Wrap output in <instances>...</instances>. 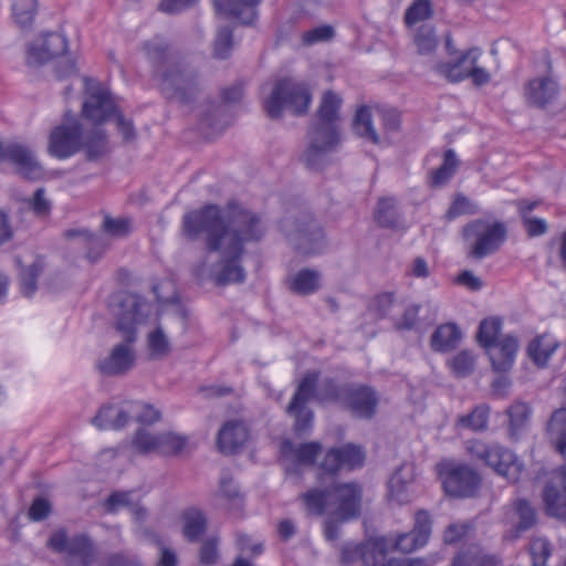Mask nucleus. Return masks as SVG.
Instances as JSON below:
<instances>
[{"label":"nucleus","instance_id":"1","mask_svg":"<svg viewBox=\"0 0 566 566\" xmlns=\"http://www.w3.org/2000/svg\"><path fill=\"white\" fill-rule=\"evenodd\" d=\"M116 298L118 312L115 328L123 342L115 345L107 357L96 363L98 373L106 377L123 376L134 367L136 357L133 345L137 340V326L147 317V304L143 296L120 293Z\"/></svg>","mask_w":566,"mask_h":566},{"label":"nucleus","instance_id":"2","mask_svg":"<svg viewBox=\"0 0 566 566\" xmlns=\"http://www.w3.org/2000/svg\"><path fill=\"white\" fill-rule=\"evenodd\" d=\"M342 98L333 91H326L321 99L314 122L307 133L308 146L302 160L311 170H322L327 164V156L340 143L338 130Z\"/></svg>","mask_w":566,"mask_h":566},{"label":"nucleus","instance_id":"3","mask_svg":"<svg viewBox=\"0 0 566 566\" xmlns=\"http://www.w3.org/2000/svg\"><path fill=\"white\" fill-rule=\"evenodd\" d=\"M363 493L358 482H339L312 488L301 495V500L311 516H323L331 512L339 521H353L360 515Z\"/></svg>","mask_w":566,"mask_h":566},{"label":"nucleus","instance_id":"4","mask_svg":"<svg viewBox=\"0 0 566 566\" xmlns=\"http://www.w3.org/2000/svg\"><path fill=\"white\" fill-rule=\"evenodd\" d=\"M260 92L263 109L271 119H280L284 111L294 116H304L312 103L310 86L290 77L265 82L261 85Z\"/></svg>","mask_w":566,"mask_h":566},{"label":"nucleus","instance_id":"5","mask_svg":"<svg viewBox=\"0 0 566 566\" xmlns=\"http://www.w3.org/2000/svg\"><path fill=\"white\" fill-rule=\"evenodd\" d=\"M181 229L184 237L189 241H196L205 234L207 251H219L227 237V206L207 203L199 209L186 212Z\"/></svg>","mask_w":566,"mask_h":566},{"label":"nucleus","instance_id":"6","mask_svg":"<svg viewBox=\"0 0 566 566\" xmlns=\"http://www.w3.org/2000/svg\"><path fill=\"white\" fill-rule=\"evenodd\" d=\"M65 34L48 31L41 32L27 44L25 62L30 67H42L56 64L55 71H77V56L69 49Z\"/></svg>","mask_w":566,"mask_h":566},{"label":"nucleus","instance_id":"7","mask_svg":"<svg viewBox=\"0 0 566 566\" xmlns=\"http://www.w3.org/2000/svg\"><path fill=\"white\" fill-rule=\"evenodd\" d=\"M266 229L261 217L235 200L227 202V237L224 244L245 250L248 243L260 242Z\"/></svg>","mask_w":566,"mask_h":566},{"label":"nucleus","instance_id":"8","mask_svg":"<svg viewBox=\"0 0 566 566\" xmlns=\"http://www.w3.org/2000/svg\"><path fill=\"white\" fill-rule=\"evenodd\" d=\"M467 451L472 459L491 467L509 482L516 483L520 481L524 463L507 448L499 443L472 439L467 441Z\"/></svg>","mask_w":566,"mask_h":566},{"label":"nucleus","instance_id":"9","mask_svg":"<svg viewBox=\"0 0 566 566\" xmlns=\"http://www.w3.org/2000/svg\"><path fill=\"white\" fill-rule=\"evenodd\" d=\"M46 547L54 554L62 555L67 566H93L97 556L96 544L87 533L70 536L64 527L51 533Z\"/></svg>","mask_w":566,"mask_h":566},{"label":"nucleus","instance_id":"10","mask_svg":"<svg viewBox=\"0 0 566 566\" xmlns=\"http://www.w3.org/2000/svg\"><path fill=\"white\" fill-rule=\"evenodd\" d=\"M462 235L465 241L474 240L469 255L482 260L495 253L505 242L507 229L503 222L488 223L483 219L472 220L463 227Z\"/></svg>","mask_w":566,"mask_h":566},{"label":"nucleus","instance_id":"11","mask_svg":"<svg viewBox=\"0 0 566 566\" xmlns=\"http://www.w3.org/2000/svg\"><path fill=\"white\" fill-rule=\"evenodd\" d=\"M281 228L286 232L294 249L301 254H318L325 247L323 229L310 213H303L294 222L286 218L281 221Z\"/></svg>","mask_w":566,"mask_h":566},{"label":"nucleus","instance_id":"12","mask_svg":"<svg viewBox=\"0 0 566 566\" xmlns=\"http://www.w3.org/2000/svg\"><path fill=\"white\" fill-rule=\"evenodd\" d=\"M438 471L442 488L450 497H474L481 488L482 478L480 473L468 464L441 463Z\"/></svg>","mask_w":566,"mask_h":566},{"label":"nucleus","instance_id":"13","mask_svg":"<svg viewBox=\"0 0 566 566\" xmlns=\"http://www.w3.org/2000/svg\"><path fill=\"white\" fill-rule=\"evenodd\" d=\"M82 81L87 95L82 106V116L95 125L108 122L118 112L111 92L90 76H83Z\"/></svg>","mask_w":566,"mask_h":566},{"label":"nucleus","instance_id":"14","mask_svg":"<svg viewBox=\"0 0 566 566\" xmlns=\"http://www.w3.org/2000/svg\"><path fill=\"white\" fill-rule=\"evenodd\" d=\"M83 148V125L78 119L55 126L49 136V154L60 160L67 159Z\"/></svg>","mask_w":566,"mask_h":566},{"label":"nucleus","instance_id":"15","mask_svg":"<svg viewBox=\"0 0 566 566\" xmlns=\"http://www.w3.org/2000/svg\"><path fill=\"white\" fill-rule=\"evenodd\" d=\"M379 397L374 387L350 382L342 407L354 417L370 420L377 412Z\"/></svg>","mask_w":566,"mask_h":566},{"label":"nucleus","instance_id":"16","mask_svg":"<svg viewBox=\"0 0 566 566\" xmlns=\"http://www.w3.org/2000/svg\"><path fill=\"white\" fill-rule=\"evenodd\" d=\"M195 73H160L159 87L163 95L181 104L191 103L199 91Z\"/></svg>","mask_w":566,"mask_h":566},{"label":"nucleus","instance_id":"17","mask_svg":"<svg viewBox=\"0 0 566 566\" xmlns=\"http://www.w3.org/2000/svg\"><path fill=\"white\" fill-rule=\"evenodd\" d=\"M558 83L548 74L531 78L524 85V99L527 106L545 109L558 96Z\"/></svg>","mask_w":566,"mask_h":566},{"label":"nucleus","instance_id":"18","mask_svg":"<svg viewBox=\"0 0 566 566\" xmlns=\"http://www.w3.org/2000/svg\"><path fill=\"white\" fill-rule=\"evenodd\" d=\"M218 252H220V271L214 275L216 285L243 283L247 274L241 260L245 250L223 244Z\"/></svg>","mask_w":566,"mask_h":566},{"label":"nucleus","instance_id":"19","mask_svg":"<svg viewBox=\"0 0 566 566\" xmlns=\"http://www.w3.org/2000/svg\"><path fill=\"white\" fill-rule=\"evenodd\" d=\"M214 12L223 18H233L242 25H254L259 19L262 0H211Z\"/></svg>","mask_w":566,"mask_h":566},{"label":"nucleus","instance_id":"20","mask_svg":"<svg viewBox=\"0 0 566 566\" xmlns=\"http://www.w3.org/2000/svg\"><path fill=\"white\" fill-rule=\"evenodd\" d=\"M518 348V339L512 334L503 336L495 345L485 348L491 360L492 369L496 373L511 370L515 363Z\"/></svg>","mask_w":566,"mask_h":566},{"label":"nucleus","instance_id":"21","mask_svg":"<svg viewBox=\"0 0 566 566\" xmlns=\"http://www.w3.org/2000/svg\"><path fill=\"white\" fill-rule=\"evenodd\" d=\"M4 161L14 165L19 174L27 179H36L41 175V166L25 145L19 143L7 144Z\"/></svg>","mask_w":566,"mask_h":566},{"label":"nucleus","instance_id":"22","mask_svg":"<svg viewBox=\"0 0 566 566\" xmlns=\"http://www.w3.org/2000/svg\"><path fill=\"white\" fill-rule=\"evenodd\" d=\"M249 430L240 420H229L222 424L217 436V447L223 454L237 453L247 442Z\"/></svg>","mask_w":566,"mask_h":566},{"label":"nucleus","instance_id":"23","mask_svg":"<svg viewBox=\"0 0 566 566\" xmlns=\"http://www.w3.org/2000/svg\"><path fill=\"white\" fill-rule=\"evenodd\" d=\"M415 480L411 465L402 463L391 474L388 481V494L390 500L398 504H407L411 501L410 485Z\"/></svg>","mask_w":566,"mask_h":566},{"label":"nucleus","instance_id":"24","mask_svg":"<svg viewBox=\"0 0 566 566\" xmlns=\"http://www.w3.org/2000/svg\"><path fill=\"white\" fill-rule=\"evenodd\" d=\"M64 237L66 239H82L83 248L86 250L85 259L91 264L98 262L104 256L109 247V242L105 237L91 232L87 229H67L64 231Z\"/></svg>","mask_w":566,"mask_h":566},{"label":"nucleus","instance_id":"25","mask_svg":"<svg viewBox=\"0 0 566 566\" xmlns=\"http://www.w3.org/2000/svg\"><path fill=\"white\" fill-rule=\"evenodd\" d=\"M450 566H502L501 558L489 554L478 544L463 546L452 558Z\"/></svg>","mask_w":566,"mask_h":566},{"label":"nucleus","instance_id":"26","mask_svg":"<svg viewBox=\"0 0 566 566\" xmlns=\"http://www.w3.org/2000/svg\"><path fill=\"white\" fill-rule=\"evenodd\" d=\"M182 536L189 543H198L202 539L208 530V520L205 513L198 507H188L181 515Z\"/></svg>","mask_w":566,"mask_h":566},{"label":"nucleus","instance_id":"27","mask_svg":"<svg viewBox=\"0 0 566 566\" xmlns=\"http://www.w3.org/2000/svg\"><path fill=\"white\" fill-rule=\"evenodd\" d=\"M321 451L322 444L317 441L303 442L297 447L289 439L281 443V454L284 458L293 457L302 465H313Z\"/></svg>","mask_w":566,"mask_h":566},{"label":"nucleus","instance_id":"28","mask_svg":"<svg viewBox=\"0 0 566 566\" xmlns=\"http://www.w3.org/2000/svg\"><path fill=\"white\" fill-rule=\"evenodd\" d=\"M129 419L128 411L107 403L99 408L97 415L92 419V423L99 430H120Z\"/></svg>","mask_w":566,"mask_h":566},{"label":"nucleus","instance_id":"29","mask_svg":"<svg viewBox=\"0 0 566 566\" xmlns=\"http://www.w3.org/2000/svg\"><path fill=\"white\" fill-rule=\"evenodd\" d=\"M462 338L459 326L454 323H446L438 326L431 335L430 346L433 352L448 353L453 350Z\"/></svg>","mask_w":566,"mask_h":566},{"label":"nucleus","instance_id":"30","mask_svg":"<svg viewBox=\"0 0 566 566\" xmlns=\"http://www.w3.org/2000/svg\"><path fill=\"white\" fill-rule=\"evenodd\" d=\"M318 378L319 371L317 370H308L305 373L290 401L291 410L302 405L306 406V403L313 399L318 401Z\"/></svg>","mask_w":566,"mask_h":566},{"label":"nucleus","instance_id":"31","mask_svg":"<svg viewBox=\"0 0 566 566\" xmlns=\"http://www.w3.org/2000/svg\"><path fill=\"white\" fill-rule=\"evenodd\" d=\"M289 289L292 293L307 296L321 289V273L314 269H301L289 280Z\"/></svg>","mask_w":566,"mask_h":566},{"label":"nucleus","instance_id":"32","mask_svg":"<svg viewBox=\"0 0 566 566\" xmlns=\"http://www.w3.org/2000/svg\"><path fill=\"white\" fill-rule=\"evenodd\" d=\"M83 150L88 161H96L108 151L107 134L102 128H93L86 134L83 133Z\"/></svg>","mask_w":566,"mask_h":566},{"label":"nucleus","instance_id":"33","mask_svg":"<svg viewBox=\"0 0 566 566\" xmlns=\"http://www.w3.org/2000/svg\"><path fill=\"white\" fill-rule=\"evenodd\" d=\"M515 511L518 516V522L512 527L507 535L511 541H516L521 537L522 533L533 528L537 524V512L527 500H517Z\"/></svg>","mask_w":566,"mask_h":566},{"label":"nucleus","instance_id":"34","mask_svg":"<svg viewBox=\"0 0 566 566\" xmlns=\"http://www.w3.org/2000/svg\"><path fill=\"white\" fill-rule=\"evenodd\" d=\"M543 503L547 516L558 521H566V494L557 486L546 484L543 489Z\"/></svg>","mask_w":566,"mask_h":566},{"label":"nucleus","instance_id":"35","mask_svg":"<svg viewBox=\"0 0 566 566\" xmlns=\"http://www.w3.org/2000/svg\"><path fill=\"white\" fill-rule=\"evenodd\" d=\"M460 161L453 149L449 148L443 153L442 164L430 175L429 185L431 188H441L446 186L455 175Z\"/></svg>","mask_w":566,"mask_h":566},{"label":"nucleus","instance_id":"36","mask_svg":"<svg viewBox=\"0 0 566 566\" xmlns=\"http://www.w3.org/2000/svg\"><path fill=\"white\" fill-rule=\"evenodd\" d=\"M547 432L556 451L566 458V408L554 411L548 421Z\"/></svg>","mask_w":566,"mask_h":566},{"label":"nucleus","instance_id":"37","mask_svg":"<svg viewBox=\"0 0 566 566\" xmlns=\"http://www.w3.org/2000/svg\"><path fill=\"white\" fill-rule=\"evenodd\" d=\"M353 130L357 136L371 144L378 145L380 143V137L373 125L371 111L366 105H361L356 111L353 119Z\"/></svg>","mask_w":566,"mask_h":566},{"label":"nucleus","instance_id":"38","mask_svg":"<svg viewBox=\"0 0 566 566\" xmlns=\"http://www.w3.org/2000/svg\"><path fill=\"white\" fill-rule=\"evenodd\" d=\"M363 564L364 566L381 565L387 552L388 542L384 536L370 537L363 542Z\"/></svg>","mask_w":566,"mask_h":566},{"label":"nucleus","instance_id":"39","mask_svg":"<svg viewBox=\"0 0 566 566\" xmlns=\"http://www.w3.org/2000/svg\"><path fill=\"white\" fill-rule=\"evenodd\" d=\"M234 44V27L231 24L218 27L213 39V56L220 60L229 59Z\"/></svg>","mask_w":566,"mask_h":566},{"label":"nucleus","instance_id":"40","mask_svg":"<svg viewBox=\"0 0 566 566\" xmlns=\"http://www.w3.org/2000/svg\"><path fill=\"white\" fill-rule=\"evenodd\" d=\"M503 322L497 316L484 318L480 322L476 339L481 347L490 348L495 345L499 339V335L502 331Z\"/></svg>","mask_w":566,"mask_h":566},{"label":"nucleus","instance_id":"41","mask_svg":"<svg viewBox=\"0 0 566 566\" xmlns=\"http://www.w3.org/2000/svg\"><path fill=\"white\" fill-rule=\"evenodd\" d=\"M349 384H338L332 377L324 378L318 388V402H334L342 406Z\"/></svg>","mask_w":566,"mask_h":566},{"label":"nucleus","instance_id":"42","mask_svg":"<svg viewBox=\"0 0 566 566\" xmlns=\"http://www.w3.org/2000/svg\"><path fill=\"white\" fill-rule=\"evenodd\" d=\"M490 408L486 405L476 406L470 413L460 416L457 427L472 431H483L488 428Z\"/></svg>","mask_w":566,"mask_h":566},{"label":"nucleus","instance_id":"43","mask_svg":"<svg viewBox=\"0 0 566 566\" xmlns=\"http://www.w3.org/2000/svg\"><path fill=\"white\" fill-rule=\"evenodd\" d=\"M143 50L147 57L156 65L161 66L171 57V46L160 36H155L143 43Z\"/></svg>","mask_w":566,"mask_h":566},{"label":"nucleus","instance_id":"44","mask_svg":"<svg viewBox=\"0 0 566 566\" xmlns=\"http://www.w3.org/2000/svg\"><path fill=\"white\" fill-rule=\"evenodd\" d=\"M544 336H536L533 338L526 348L527 356L538 368H545L548 365L551 357L556 352L558 344L543 346Z\"/></svg>","mask_w":566,"mask_h":566},{"label":"nucleus","instance_id":"45","mask_svg":"<svg viewBox=\"0 0 566 566\" xmlns=\"http://www.w3.org/2000/svg\"><path fill=\"white\" fill-rule=\"evenodd\" d=\"M374 218L380 228L396 229L398 228V212L395 207L394 199H379L374 212Z\"/></svg>","mask_w":566,"mask_h":566},{"label":"nucleus","instance_id":"46","mask_svg":"<svg viewBox=\"0 0 566 566\" xmlns=\"http://www.w3.org/2000/svg\"><path fill=\"white\" fill-rule=\"evenodd\" d=\"M481 55L482 50L478 46L463 51L448 63L449 69L447 71H485L483 67L478 65V61Z\"/></svg>","mask_w":566,"mask_h":566},{"label":"nucleus","instance_id":"47","mask_svg":"<svg viewBox=\"0 0 566 566\" xmlns=\"http://www.w3.org/2000/svg\"><path fill=\"white\" fill-rule=\"evenodd\" d=\"M38 9L36 0H13L12 17L15 23L21 28H30L34 21Z\"/></svg>","mask_w":566,"mask_h":566},{"label":"nucleus","instance_id":"48","mask_svg":"<svg viewBox=\"0 0 566 566\" xmlns=\"http://www.w3.org/2000/svg\"><path fill=\"white\" fill-rule=\"evenodd\" d=\"M42 263L35 260L28 266L20 268L19 281L21 293L24 296H32L38 290V279L42 272Z\"/></svg>","mask_w":566,"mask_h":566},{"label":"nucleus","instance_id":"49","mask_svg":"<svg viewBox=\"0 0 566 566\" xmlns=\"http://www.w3.org/2000/svg\"><path fill=\"white\" fill-rule=\"evenodd\" d=\"M200 123L214 130L223 129L228 124L227 107L221 103H210L202 112Z\"/></svg>","mask_w":566,"mask_h":566},{"label":"nucleus","instance_id":"50","mask_svg":"<svg viewBox=\"0 0 566 566\" xmlns=\"http://www.w3.org/2000/svg\"><path fill=\"white\" fill-rule=\"evenodd\" d=\"M286 412L294 417L293 431L296 437L303 438L311 432L314 420V412L312 409L307 408L305 405H302L301 407L291 410L289 403L286 407Z\"/></svg>","mask_w":566,"mask_h":566},{"label":"nucleus","instance_id":"51","mask_svg":"<svg viewBox=\"0 0 566 566\" xmlns=\"http://www.w3.org/2000/svg\"><path fill=\"white\" fill-rule=\"evenodd\" d=\"M531 412L530 406L520 401L514 402L507 408L506 415L509 417L510 433L512 437L516 436L526 426Z\"/></svg>","mask_w":566,"mask_h":566},{"label":"nucleus","instance_id":"52","mask_svg":"<svg viewBox=\"0 0 566 566\" xmlns=\"http://www.w3.org/2000/svg\"><path fill=\"white\" fill-rule=\"evenodd\" d=\"M434 11L431 0H413L406 9L403 20L407 27L432 18Z\"/></svg>","mask_w":566,"mask_h":566},{"label":"nucleus","instance_id":"53","mask_svg":"<svg viewBox=\"0 0 566 566\" xmlns=\"http://www.w3.org/2000/svg\"><path fill=\"white\" fill-rule=\"evenodd\" d=\"M343 468L355 470L364 465L366 453L360 446L346 443L337 448Z\"/></svg>","mask_w":566,"mask_h":566},{"label":"nucleus","instance_id":"54","mask_svg":"<svg viewBox=\"0 0 566 566\" xmlns=\"http://www.w3.org/2000/svg\"><path fill=\"white\" fill-rule=\"evenodd\" d=\"M157 451L165 454H178L188 443V439L186 436L168 431L157 434Z\"/></svg>","mask_w":566,"mask_h":566},{"label":"nucleus","instance_id":"55","mask_svg":"<svg viewBox=\"0 0 566 566\" xmlns=\"http://www.w3.org/2000/svg\"><path fill=\"white\" fill-rule=\"evenodd\" d=\"M552 544L545 537L533 538L528 544V553L532 559V566H546L552 555Z\"/></svg>","mask_w":566,"mask_h":566},{"label":"nucleus","instance_id":"56","mask_svg":"<svg viewBox=\"0 0 566 566\" xmlns=\"http://www.w3.org/2000/svg\"><path fill=\"white\" fill-rule=\"evenodd\" d=\"M450 367L455 377H468L474 370L475 357L471 350L463 349L450 360Z\"/></svg>","mask_w":566,"mask_h":566},{"label":"nucleus","instance_id":"57","mask_svg":"<svg viewBox=\"0 0 566 566\" xmlns=\"http://www.w3.org/2000/svg\"><path fill=\"white\" fill-rule=\"evenodd\" d=\"M415 43L420 54L433 52L438 45L434 27L430 24L420 25L415 34Z\"/></svg>","mask_w":566,"mask_h":566},{"label":"nucleus","instance_id":"58","mask_svg":"<svg viewBox=\"0 0 566 566\" xmlns=\"http://www.w3.org/2000/svg\"><path fill=\"white\" fill-rule=\"evenodd\" d=\"M336 36L335 28L331 24H321L302 34V43L306 46L318 43H328Z\"/></svg>","mask_w":566,"mask_h":566},{"label":"nucleus","instance_id":"59","mask_svg":"<svg viewBox=\"0 0 566 566\" xmlns=\"http://www.w3.org/2000/svg\"><path fill=\"white\" fill-rule=\"evenodd\" d=\"M147 346L153 357H164L170 353V343L161 326L153 329L147 337Z\"/></svg>","mask_w":566,"mask_h":566},{"label":"nucleus","instance_id":"60","mask_svg":"<svg viewBox=\"0 0 566 566\" xmlns=\"http://www.w3.org/2000/svg\"><path fill=\"white\" fill-rule=\"evenodd\" d=\"M479 212L476 203L472 202L463 193H457L451 202L449 209L446 212L448 220H454L455 218L464 214H475Z\"/></svg>","mask_w":566,"mask_h":566},{"label":"nucleus","instance_id":"61","mask_svg":"<svg viewBox=\"0 0 566 566\" xmlns=\"http://www.w3.org/2000/svg\"><path fill=\"white\" fill-rule=\"evenodd\" d=\"M219 539L211 536L205 539L199 549V564L201 566H214L219 559Z\"/></svg>","mask_w":566,"mask_h":566},{"label":"nucleus","instance_id":"62","mask_svg":"<svg viewBox=\"0 0 566 566\" xmlns=\"http://www.w3.org/2000/svg\"><path fill=\"white\" fill-rule=\"evenodd\" d=\"M432 531V521L426 510H419L415 515L412 533L418 536L420 544H427Z\"/></svg>","mask_w":566,"mask_h":566},{"label":"nucleus","instance_id":"63","mask_svg":"<svg viewBox=\"0 0 566 566\" xmlns=\"http://www.w3.org/2000/svg\"><path fill=\"white\" fill-rule=\"evenodd\" d=\"M421 307L422 306L419 303H412L408 305L405 308L400 319L395 322V329L400 332L415 329L419 322V312Z\"/></svg>","mask_w":566,"mask_h":566},{"label":"nucleus","instance_id":"64","mask_svg":"<svg viewBox=\"0 0 566 566\" xmlns=\"http://www.w3.org/2000/svg\"><path fill=\"white\" fill-rule=\"evenodd\" d=\"M28 206L36 217H48L52 210V203L45 198V189L38 188L31 198L27 200Z\"/></svg>","mask_w":566,"mask_h":566}]
</instances>
